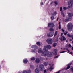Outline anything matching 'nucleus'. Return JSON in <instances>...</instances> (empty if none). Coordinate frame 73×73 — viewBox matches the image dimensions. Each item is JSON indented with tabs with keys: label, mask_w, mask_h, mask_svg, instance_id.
<instances>
[{
	"label": "nucleus",
	"mask_w": 73,
	"mask_h": 73,
	"mask_svg": "<svg viewBox=\"0 0 73 73\" xmlns=\"http://www.w3.org/2000/svg\"><path fill=\"white\" fill-rule=\"evenodd\" d=\"M43 50L44 52H42V56L43 57H46L49 54V51H48L46 48V47H44L43 48Z\"/></svg>",
	"instance_id": "1"
},
{
	"label": "nucleus",
	"mask_w": 73,
	"mask_h": 73,
	"mask_svg": "<svg viewBox=\"0 0 73 73\" xmlns=\"http://www.w3.org/2000/svg\"><path fill=\"white\" fill-rule=\"evenodd\" d=\"M68 32H71L73 29V24L71 23H68Z\"/></svg>",
	"instance_id": "2"
},
{
	"label": "nucleus",
	"mask_w": 73,
	"mask_h": 73,
	"mask_svg": "<svg viewBox=\"0 0 73 73\" xmlns=\"http://www.w3.org/2000/svg\"><path fill=\"white\" fill-rule=\"evenodd\" d=\"M39 67L40 71H44L45 68L44 65L42 64H40Z\"/></svg>",
	"instance_id": "3"
},
{
	"label": "nucleus",
	"mask_w": 73,
	"mask_h": 73,
	"mask_svg": "<svg viewBox=\"0 0 73 73\" xmlns=\"http://www.w3.org/2000/svg\"><path fill=\"white\" fill-rule=\"evenodd\" d=\"M68 5H70V6H68L67 7V8H72V7H73V1H71L68 2Z\"/></svg>",
	"instance_id": "4"
},
{
	"label": "nucleus",
	"mask_w": 73,
	"mask_h": 73,
	"mask_svg": "<svg viewBox=\"0 0 73 73\" xmlns=\"http://www.w3.org/2000/svg\"><path fill=\"white\" fill-rule=\"evenodd\" d=\"M55 25L53 23H48V27L50 28H54Z\"/></svg>",
	"instance_id": "5"
},
{
	"label": "nucleus",
	"mask_w": 73,
	"mask_h": 73,
	"mask_svg": "<svg viewBox=\"0 0 73 73\" xmlns=\"http://www.w3.org/2000/svg\"><path fill=\"white\" fill-rule=\"evenodd\" d=\"M47 42L48 43V44H52V42H53V40L51 39H47L46 40Z\"/></svg>",
	"instance_id": "6"
},
{
	"label": "nucleus",
	"mask_w": 73,
	"mask_h": 73,
	"mask_svg": "<svg viewBox=\"0 0 73 73\" xmlns=\"http://www.w3.org/2000/svg\"><path fill=\"white\" fill-rule=\"evenodd\" d=\"M53 36V35L52 34V33L49 32L48 33L47 36L48 37H52Z\"/></svg>",
	"instance_id": "7"
},
{
	"label": "nucleus",
	"mask_w": 73,
	"mask_h": 73,
	"mask_svg": "<svg viewBox=\"0 0 73 73\" xmlns=\"http://www.w3.org/2000/svg\"><path fill=\"white\" fill-rule=\"evenodd\" d=\"M72 62H71L69 64L67 65V67L66 68H65L66 70H67V69H69L70 68V65H72Z\"/></svg>",
	"instance_id": "8"
},
{
	"label": "nucleus",
	"mask_w": 73,
	"mask_h": 73,
	"mask_svg": "<svg viewBox=\"0 0 73 73\" xmlns=\"http://www.w3.org/2000/svg\"><path fill=\"white\" fill-rule=\"evenodd\" d=\"M32 48H34V50H36L37 49H38V46L36 45H33L31 46Z\"/></svg>",
	"instance_id": "9"
},
{
	"label": "nucleus",
	"mask_w": 73,
	"mask_h": 73,
	"mask_svg": "<svg viewBox=\"0 0 73 73\" xmlns=\"http://www.w3.org/2000/svg\"><path fill=\"white\" fill-rule=\"evenodd\" d=\"M44 47H46V50H47V51H48V49H50L52 47L50 45H47L46 46H44Z\"/></svg>",
	"instance_id": "10"
},
{
	"label": "nucleus",
	"mask_w": 73,
	"mask_h": 73,
	"mask_svg": "<svg viewBox=\"0 0 73 73\" xmlns=\"http://www.w3.org/2000/svg\"><path fill=\"white\" fill-rule=\"evenodd\" d=\"M35 62L37 64L39 63V62H40V59H39V58H37L35 60Z\"/></svg>",
	"instance_id": "11"
},
{
	"label": "nucleus",
	"mask_w": 73,
	"mask_h": 73,
	"mask_svg": "<svg viewBox=\"0 0 73 73\" xmlns=\"http://www.w3.org/2000/svg\"><path fill=\"white\" fill-rule=\"evenodd\" d=\"M43 51H42V50L41 48L39 49L38 51V53H42Z\"/></svg>",
	"instance_id": "12"
},
{
	"label": "nucleus",
	"mask_w": 73,
	"mask_h": 73,
	"mask_svg": "<svg viewBox=\"0 0 73 73\" xmlns=\"http://www.w3.org/2000/svg\"><path fill=\"white\" fill-rule=\"evenodd\" d=\"M62 39L61 37L60 40L61 41H65V40H66V38H65L64 36H62Z\"/></svg>",
	"instance_id": "13"
},
{
	"label": "nucleus",
	"mask_w": 73,
	"mask_h": 73,
	"mask_svg": "<svg viewBox=\"0 0 73 73\" xmlns=\"http://www.w3.org/2000/svg\"><path fill=\"white\" fill-rule=\"evenodd\" d=\"M35 72L36 73H39L40 72V70L38 68H36L35 70Z\"/></svg>",
	"instance_id": "14"
},
{
	"label": "nucleus",
	"mask_w": 73,
	"mask_h": 73,
	"mask_svg": "<svg viewBox=\"0 0 73 73\" xmlns=\"http://www.w3.org/2000/svg\"><path fill=\"white\" fill-rule=\"evenodd\" d=\"M70 19V18H69V17H67V19H66L64 20L65 22H67L68 21H69Z\"/></svg>",
	"instance_id": "15"
},
{
	"label": "nucleus",
	"mask_w": 73,
	"mask_h": 73,
	"mask_svg": "<svg viewBox=\"0 0 73 73\" xmlns=\"http://www.w3.org/2000/svg\"><path fill=\"white\" fill-rule=\"evenodd\" d=\"M53 54H54V53L53 52H51L50 53V54L49 55V56L50 57H53Z\"/></svg>",
	"instance_id": "16"
},
{
	"label": "nucleus",
	"mask_w": 73,
	"mask_h": 73,
	"mask_svg": "<svg viewBox=\"0 0 73 73\" xmlns=\"http://www.w3.org/2000/svg\"><path fill=\"white\" fill-rule=\"evenodd\" d=\"M68 15L69 17H72L73 16V13H70L68 14Z\"/></svg>",
	"instance_id": "17"
},
{
	"label": "nucleus",
	"mask_w": 73,
	"mask_h": 73,
	"mask_svg": "<svg viewBox=\"0 0 73 73\" xmlns=\"http://www.w3.org/2000/svg\"><path fill=\"white\" fill-rule=\"evenodd\" d=\"M67 36L69 37H72V39L73 40V35H70L69 34H67Z\"/></svg>",
	"instance_id": "18"
},
{
	"label": "nucleus",
	"mask_w": 73,
	"mask_h": 73,
	"mask_svg": "<svg viewBox=\"0 0 73 73\" xmlns=\"http://www.w3.org/2000/svg\"><path fill=\"white\" fill-rule=\"evenodd\" d=\"M54 51H55V52L54 53V54L55 56H56L57 54V50L56 49H54Z\"/></svg>",
	"instance_id": "19"
},
{
	"label": "nucleus",
	"mask_w": 73,
	"mask_h": 73,
	"mask_svg": "<svg viewBox=\"0 0 73 73\" xmlns=\"http://www.w3.org/2000/svg\"><path fill=\"white\" fill-rule=\"evenodd\" d=\"M23 62L24 64H27L28 62V60L27 59L23 60Z\"/></svg>",
	"instance_id": "20"
},
{
	"label": "nucleus",
	"mask_w": 73,
	"mask_h": 73,
	"mask_svg": "<svg viewBox=\"0 0 73 73\" xmlns=\"http://www.w3.org/2000/svg\"><path fill=\"white\" fill-rule=\"evenodd\" d=\"M57 12H55L54 13H52L51 15L52 16H55V15H57Z\"/></svg>",
	"instance_id": "21"
},
{
	"label": "nucleus",
	"mask_w": 73,
	"mask_h": 73,
	"mask_svg": "<svg viewBox=\"0 0 73 73\" xmlns=\"http://www.w3.org/2000/svg\"><path fill=\"white\" fill-rule=\"evenodd\" d=\"M50 32H53L54 31V29L53 28H51L50 29Z\"/></svg>",
	"instance_id": "22"
},
{
	"label": "nucleus",
	"mask_w": 73,
	"mask_h": 73,
	"mask_svg": "<svg viewBox=\"0 0 73 73\" xmlns=\"http://www.w3.org/2000/svg\"><path fill=\"white\" fill-rule=\"evenodd\" d=\"M30 60H32V61H34V60H35V58L34 57H33L30 59Z\"/></svg>",
	"instance_id": "23"
},
{
	"label": "nucleus",
	"mask_w": 73,
	"mask_h": 73,
	"mask_svg": "<svg viewBox=\"0 0 73 73\" xmlns=\"http://www.w3.org/2000/svg\"><path fill=\"white\" fill-rule=\"evenodd\" d=\"M36 44L39 46H40V45H41V44L40 43V42H37L36 43Z\"/></svg>",
	"instance_id": "24"
},
{
	"label": "nucleus",
	"mask_w": 73,
	"mask_h": 73,
	"mask_svg": "<svg viewBox=\"0 0 73 73\" xmlns=\"http://www.w3.org/2000/svg\"><path fill=\"white\" fill-rule=\"evenodd\" d=\"M57 44L56 43H54V44H53L54 47H55V46H56V45H57Z\"/></svg>",
	"instance_id": "25"
},
{
	"label": "nucleus",
	"mask_w": 73,
	"mask_h": 73,
	"mask_svg": "<svg viewBox=\"0 0 73 73\" xmlns=\"http://www.w3.org/2000/svg\"><path fill=\"white\" fill-rule=\"evenodd\" d=\"M51 19L52 20H54V17L53 16H51Z\"/></svg>",
	"instance_id": "26"
},
{
	"label": "nucleus",
	"mask_w": 73,
	"mask_h": 73,
	"mask_svg": "<svg viewBox=\"0 0 73 73\" xmlns=\"http://www.w3.org/2000/svg\"><path fill=\"white\" fill-rule=\"evenodd\" d=\"M58 36H57L56 38L55 39V41H56V42H57V41H58Z\"/></svg>",
	"instance_id": "27"
},
{
	"label": "nucleus",
	"mask_w": 73,
	"mask_h": 73,
	"mask_svg": "<svg viewBox=\"0 0 73 73\" xmlns=\"http://www.w3.org/2000/svg\"><path fill=\"white\" fill-rule=\"evenodd\" d=\"M66 50L68 52H70V50H69V49L68 48H65Z\"/></svg>",
	"instance_id": "28"
},
{
	"label": "nucleus",
	"mask_w": 73,
	"mask_h": 73,
	"mask_svg": "<svg viewBox=\"0 0 73 73\" xmlns=\"http://www.w3.org/2000/svg\"><path fill=\"white\" fill-rule=\"evenodd\" d=\"M44 64L45 66H47L48 65V64L46 62L44 63Z\"/></svg>",
	"instance_id": "29"
},
{
	"label": "nucleus",
	"mask_w": 73,
	"mask_h": 73,
	"mask_svg": "<svg viewBox=\"0 0 73 73\" xmlns=\"http://www.w3.org/2000/svg\"><path fill=\"white\" fill-rule=\"evenodd\" d=\"M68 33V31H67L65 33V32H64L63 33V34H64V35H65V36H66V35H67V33Z\"/></svg>",
	"instance_id": "30"
},
{
	"label": "nucleus",
	"mask_w": 73,
	"mask_h": 73,
	"mask_svg": "<svg viewBox=\"0 0 73 73\" xmlns=\"http://www.w3.org/2000/svg\"><path fill=\"white\" fill-rule=\"evenodd\" d=\"M30 66L31 68H34V66L33 65H30Z\"/></svg>",
	"instance_id": "31"
},
{
	"label": "nucleus",
	"mask_w": 73,
	"mask_h": 73,
	"mask_svg": "<svg viewBox=\"0 0 73 73\" xmlns=\"http://www.w3.org/2000/svg\"><path fill=\"white\" fill-rule=\"evenodd\" d=\"M54 3L56 5H57L58 4V3L57 2V1H54Z\"/></svg>",
	"instance_id": "32"
},
{
	"label": "nucleus",
	"mask_w": 73,
	"mask_h": 73,
	"mask_svg": "<svg viewBox=\"0 0 73 73\" xmlns=\"http://www.w3.org/2000/svg\"><path fill=\"white\" fill-rule=\"evenodd\" d=\"M31 70H29L27 71V73H31Z\"/></svg>",
	"instance_id": "33"
},
{
	"label": "nucleus",
	"mask_w": 73,
	"mask_h": 73,
	"mask_svg": "<svg viewBox=\"0 0 73 73\" xmlns=\"http://www.w3.org/2000/svg\"><path fill=\"white\" fill-rule=\"evenodd\" d=\"M59 57V55H58L57 56H55L54 57V58H58Z\"/></svg>",
	"instance_id": "34"
},
{
	"label": "nucleus",
	"mask_w": 73,
	"mask_h": 73,
	"mask_svg": "<svg viewBox=\"0 0 73 73\" xmlns=\"http://www.w3.org/2000/svg\"><path fill=\"white\" fill-rule=\"evenodd\" d=\"M27 72L26 70H24L23 72V73H27Z\"/></svg>",
	"instance_id": "35"
},
{
	"label": "nucleus",
	"mask_w": 73,
	"mask_h": 73,
	"mask_svg": "<svg viewBox=\"0 0 73 73\" xmlns=\"http://www.w3.org/2000/svg\"><path fill=\"white\" fill-rule=\"evenodd\" d=\"M71 71L73 73V67H72V68H71Z\"/></svg>",
	"instance_id": "36"
},
{
	"label": "nucleus",
	"mask_w": 73,
	"mask_h": 73,
	"mask_svg": "<svg viewBox=\"0 0 73 73\" xmlns=\"http://www.w3.org/2000/svg\"><path fill=\"white\" fill-rule=\"evenodd\" d=\"M61 25H59V29H61Z\"/></svg>",
	"instance_id": "37"
},
{
	"label": "nucleus",
	"mask_w": 73,
	"mask_h": 73,
	"mask_svg": "<svg viewBox=\"0 0 73 73\" xmlns=\"http://www.w3.org/2000/svg\"><path fill=\"white\" fill-rule=\"evenodd\" d=\"M65 52H66V51H62L60 52V53H65Z\"/></svg>",
	"instance_id": "38"
},
{
	"label": "nucleus",
	"mask_w": 73,
	"mask_h": 73,
	"mask_svg": "<svg viewBox=\"0 0 73 73\" xmlns=\"http://www.w3.org/2000/svg\"><path fill=\"white\" fill-rule=\"evenodd\" d=\"M63 9H64V10L65 11L66 10V9H67V8H66V7H64L63 8Z\"/></svg>",
	"instance_id": "39"
},
{
	"label": "nucleus",
	"mask_w": 73,
	"mask_h": 73,
	"mask_svg": "<svg viewBox=\"0 0 73 73\" xmlns=\"http://www.w3.org/2000/svg\"><path fill=\"white\" fill-rule=\"evenodd\" d=\"M60 11L61 12V11H62V7H61L60 8Z\"/></svg>",
	"instance_id": "40"
},
{
	"label": "nucleus",
	"mask_w": 73,
	"mask_h": 73,
	"mask_svg": "<svg viewBox=\"0 0 73 73\" xmlns=\"http://www.w3.org/2000/svg\"><path fill=\"white\" fill-rule=\"evenodd\" d=\"M50 69H53V68L52 66H51L50 67Z\"/></svg>",
	"instance_id": "41"
},
{
	"label": "nucleus",
	"mask_w": 73,
	"mask_h": 73,
	"mask_svg": "<svg viewBox=\"0 0 73 73\" xmlns=\"http://www.w3.org/2000/svg\"><path fill=\"white\" fill-rule=\"evenodd\" d=\"M54 35H57V31H56L55 33V34Z\"/></svg>",
	"instance_id": "42"
},
{
	"label": "nucleus",
	"mask_w": 73,
	"mask_h": 73,
	"mask_svg": "<svg viewBox=\"0 0 73 73\" xmlns=\"http://www.w3.org/2000/svg\"><path fill=\"white\" fill-rule=\"evenodd\" d=\"M68 46H69L70 48H72V46L70 44L68 45Z\"/></svg>",
	"instance_id": "43"
},
{
	"label": "nucleus",
	"mask_w": 73,
	"mask_h": 73,
	"mask_svg": "<svg viewBox=\"0 0 73 73\" xmlns=\"http://www.w3.org/2000/svg\"><path fill=\"white\" fill-rule=\"evenodd\" d=\"M32 52H33V53H34V52H35V51L34 50H32Z\"/></svg>",
	"instance_id": "44"
},
{
	"label": "nucleus",
	"mask_w": 73,
	"mask_h": 73,
	"mask_svg": "<svg viewBox=\"0 0 73 73\" xmlns=\"http://www.w3.org/2000/svg\"><path fill=\"white\" fill-rule=\"evenodd\" d=\"M46 70H44V72L46 73Z\"/></svg>",
	"instance_id": "45"
},
{
	"label": "nucleus",
	"mask_w": 73,
	"mask_h": 73,
	"mask_svg": "<svg viewBox=\"0 0 73 73\" xmlns=\"http://www.w3.org/2000/svg\"><path fill=\"white\" fill-rule=\"evenodd\" d=\"M62 29V31L64 32V29Z\"/></svg>",
	"instance_id": "46"
},
{
	"label": "nucleus",
	"mask_w": 73,
	"mask_h": 73,
	"mask_svg": "<svg viewBox=\"0 0 73 73\" xmlns=\"http://www.w3.org/2000/svg\"><path fill=\"white\" fill-rule=\"evenodd\" d=\"M68 41H69V40H66V42H68Z\"/></svg>",
	"instance_id": "47"
},
{
	"label": "nucleus",
	"mask_w": 73,
	"mask_h": 73,
	"mask_svg": "<svg viewBox=\"0 0 73 73\" xmlns=\"http://www.w3.org/2000/svg\"><path fill=\"white\" fill-rule=\"evenodd\" d=\"M41 4L42 5H43V4H44V3H41Z\"/></svg>",
	"instance_id": "48"
},
{
	"label": "nucleus",
	"mask_w": 73,
	"mask_h": 73,
	"mask_svg": "<svg viewBox=\"0 0 73 73\" xmlns=\"http://www.w3.org/2000/svg\"><path fill=\"white\" fill-rule=\"evenodd\" d=\"M69 52L70 53V54H73V52Z\"/></svg>",
	"instance_id": "49"
},
{
	"label": "nucleus",
	"mask_w": 73,
	"mask_h": 73,
	"mask_svg": "<svg viewBox=\"0 0 73 73\" xmlns=\"http://www.w3.org/2000/svg\"><path fill=\"white\" fill-rule=\"evenodd\" d=\"M63 35V33H62L61 34V36H62Z\"/></svg>",
	"instance_id": "50"
},
{
	"label": "nucleus",
	"mask_w": 73,
	"mask_h": 73,
	"mask_svg": "<svg viewBox=\"0 0 73 73\" xmlns=\"http://www.w3.org/2000/svg\"><path fill=\"white\" fill-rule=\"evenodd\" d=\"M58 19H59V18L58 17L57 20V21H58Z\"/></svg>",
	"instance_id": "51"
},
{
	"label": "nucleus",
	"mask_w": 73,
	"mask_h": 73,
	"mask_svg": "<svg viewBox=\"0 0 73 73\" xmlns=\"http://www.w3.org/2000/svg\"><path fill=\"white\" fill-rule=\"evenodd\" d=\"M63 17H65V15L64 14H63Z\"/></svg>",
	"instance_id": "52"
},
{
	"label": "nucleus",
	"mask_w": 73,
	"mask_h": 73,
	"mask_svg": "<svg viewBox=\"0 0 73 73\" xmlns=\"http://www.w3.org/2000/svg\"><path fill=\"white\" fill-rule=\"evenodd\" d=\"M60 24H61V22H59V25H60Z\"/></svg>",
	"instance_id": "53"
},
{
	"label": "nucleus",
	"mask_w": 73,
	"mask_h": 73,
	"mask_svg": "<svg viewBox=\"0 0 73 73\" xmlns=\"http://www.w3.org/2000/svg\"><path fill=\"white\" fill-rule=\"evenodd\" d=\"M61 14H63V11H62L61 12Z\"/></svg>",
	"instance_id": "54"
},
{
	"label": "nucleus",
	"mask_w": 73,
	"mask_h": 73,
	"mask_svg": "<svg viewBox=\"0 0 73 73\" xmlns=\"http://www.w3.org/2000/svg\"><path fill=\"white\" fill-rule=\"evenodd\" d=\"M56 35H55V34H54V37H56Z\"/></svg>",
	"instance_id": "55"
},
{
	"label": "nucleus",
	"mask_w": 73,
	"mask_h": 73,
	"mask_svg": "<svg viewBox=\"0 0 73 73\" xmlns=\"http://www.w3.org/2000/svg\"><path fill=\"white\" fill-rule=\"evenodd\" d=\"M69 40L70 41H72V39H70Z\"/></svg>",
	"instance_id": "56"
},
{
	"label": "nucleus",
	"mask_w": 73,
	"mask_h": 73,
	"mask_svg": "<svg viewBox=\"0 0 73 73\" xmlns=\"http://www.w3.org/2000/svg\"><path fill=\"white\" fill-rule=\"evenodd\" d=\"M72 50H73V47L72 48Z\"/></svg>",
	"instance_id": "57"
},
{
	"label": "nucleus",
	"mask_w": 73,
	"mask_h": 73,
	"mask_svg": "<svg viewBox=\"0 0 73 73\" xmlns=\"http://www.w3.org/2000/svg\"><path fill=\"white\" fill-rule=\"evenodd\" d=\"M48 59V58H46V60H47Z\"/></svg>",
	"instance_id": "58"
},
{
	"label": "nucleus",
	"mask_w": 73,
	"mask_h": 73,
	"mask_svg": "<svg viewBox=\"0 0 73 73\" xmlns=\"http://www.w3.org/2000/svg\"><path fill=\"white\" fill-rule=\"evenodd\" d=\"M70 1H73V0H70Z\"/></svg>",
	"instance_id": "59"
},
{
	"label": "nucleus",
	"mask_w": 73,
	"mask_h": 73,
	"mask_svg": "<svg viewBox=\"0 0 73 73\" xmlns=\"http://www.w3.org/2000/svg\"><path fill=\"white\" fill-rule=\"evenodd\" d=\"M72 44H73V41H72Z\"/></svg>",
	"instance_id": "60"
},
{
	"label": "nucleus",
	"mask_w": 73,
	"mask_h": 73,
	"mask_svg": "<svg viewBox=\"0 0 73 73\" xmlns=\"http://www.w3.org/2000/svg\"><path fill=\"white\" fill-rule=\"evenodd\" d=\"M18 73H21V72H18Z\"/></svg>",
	"instance_id": "61"
},
{
	"label": "nucleus",
	"mask_w": 73,
	"mask_h": 73,
	"mask_svg": "<svg viewBox=\"0 0 73 73\" xmlns=\"http://www.w3.org/2000/svg\"><path fill=\"white\" fill-rule=\"evenodd\" d=\"M61 49H62V47L61 48Z\"/></svg>",
	"instance_id": "62"
},
{
	"label": "nucleus",
	"mask_w": 73,
	"mask_h": 73,
	"mask_svg": "<svg viewBox=\"0 0 73 73\" xmlns=\"http://www.w3.org/2000/svg\"><path fill=\"white\" fill-rule=\"evenodd\" d=\"M1 68V65H0V68Z\"/></svg>",
	"instance_id": "63"
},
{
	"label": "nucleus",
	"mask_w": 73,
	"mask_h": 73,
	"mask_svg": "<svg viewBox=\"0 0 73 73\" xmlns=\"http://www.w3.org/2000/svg\"><path fill=\"white\" fill-rule=\"evenodd\" d=\"M50 71H51V70H50Z\"/></svg>",
	"instance_id": "64"
}]
</instances>
